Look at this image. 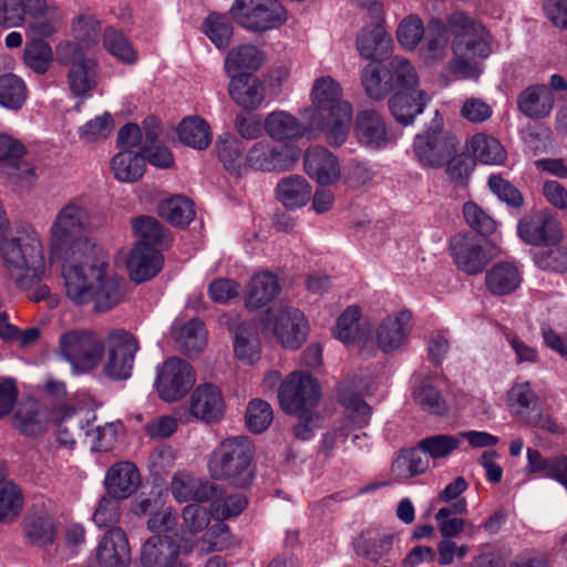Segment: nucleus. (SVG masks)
I'll use <instances>...</instances> for the list:
<instances>
[{
    "mask_svg": "<svg viewBox=\"0 0 567 567\" xmlns=\"http://www.w3.org/2000/svg\"><path fill=\"white\" fill-rule=\"evenodd\" d=\"M109 264L95 256L62 269L68 298L78 306L93 305L97 312L116 307L125 296L123 278L107 272Z\"/></svg>",
    "mask_w": 567,
    "mask_h": 567,
    "instance_id": "obj_1",
    "label": "nucleus"
},
{
    "mask_svg": "<svg viewBox=\"0 0 567 567\" xmlns=\"http://www.w3.org/2000/svg\"><path fill=\"white\" fill-rule=\"evenodd\" d=\"M391 43V38L381 25L361 31L357 39V48L360 55L367 60L374 59L384 53Z\"/></svg>",
    "mask_w": 567,
    "mask_h": 567,
    "instance_id": "obj_48",
    "label": "nucleus"
},
{
    "mask_svg": "<svg viewBox=\"0 0 567 567\" xmlns=\"http://www.w3.org/2000/svg\"><path fill=\"white\" fill-rule=\"evenodd\" d=\"M507 405L512 414L525 422L540 408L538 396L529 382L516 383L509 389Z\"/></svg>",
    "mask_w": 567,
    "mask_h": 567,
    "instance_id": "obj_45",
    "label": "nucleus"
},
{
    "mask_svg": "<svg viewBox=\"0 0 567 567\" xmlns=\"http://www.w3.org/2000/svg\"><path fill=\"white\" fill-rule=\"evenodd\" d=\"M361 83L365 94L375 101L383 100L394 89L391 71L386 65L369 63L361 71Z\"/></svg>",
    "mask_w": 567,
    "mask_h": 567,
    "instance_id": "obj_38",
    "label": "nucleus"
},
{
    "mask_svg": "<svg viewBox=\"0 0 567 567\" xmlns=\"http://www.w3.org/2000/svg\"><path fill=\"white\" fill-rule=\"evenodd\" d=\"M176 133L182 144L195 150H206L212 143L209 124L197 115L185 117L178 124Z\"/></svg>",
    "mask_w": 567,
    "mask_h": 567,
    "instance_id": "obj_40",
    "label": "nucleus"
},
{
    "mask_svg": "<svg viewBox=\"0 0 567 567\" xmlns=\"http://www.w3.org/2000/svg\"><path fill=\"white\" fill-rule=\"evenodd\" d=\"M267 326L277 341L287 349H299L307 340L309 326L305 315L296 307L280 303L267 312Z\"/></svg>",
    "mask_w": 567,
    "mask_h": 567,
    "instance_id": "obj_10",
    "label": "nucleus"
},
{
    "mask_svg": "<svg viewBox=\"0 0 567 567\" xmlns=\"http://www.w3.org/2000/svg\"><path fill=\"white\" fill-rule=\"evenodd\" d=\"M96 563L100 567H128L131 548L123 529L111 528L104 534L96 549Z\"/></svg>",
    "mask_w": 567,
    "mask_h": 567,
    "instance_id": "obj_20",
    "label": "nucleus"
},
{
    "mask_svg": "<svg viewBox=\"0 0 567 567\" xmlns=\"http://www.w3.org/2000/svg\"><path fill=\"white\" fill-rule=\"evenodd\" d=\"M91 226L86 202L76 197L68 202L56 214L50 227V254L53 261L74 265L94 256V248L85 237Z\"/></svg>",
    "mask_w": 567,
    "mask_h": 567,
    "instance_id": "obj_2",
    "label": "nucleus"
},
{
    "mask_svg": "<svg viewBox=\"0 0 567 567\" xmlns=\"http://www.w3.org/2000/svg\"><path fill=\"white\" fill-rule=\"evenodd\" d=\"M312 106L302 111L305 121H313L315 124L321 123V115L338 112L342 104H350L343 99L342 87L331 76H321L313 82L311 90Z\"/></svg>",
    "mask_w": 567,
    "mask_h": 567,
    "instance_id": "obj_14",
    "label": "nucleus"
},
{
    "mask_svg": "<svg viewBox=\"0 0 567 567\" xmlns=\"http://www.w3.org/2000/svg\"><path fill=\"white\" fill-rule=\"evenodd\" d=\"M27 99L24 82L14 74L0 76V104L3 107L18 110Z\"/></svg>",
    "mask_w": 567,
    "mask_h": 567,
    "instance_id": "obj_54",
    "label": "nucleus"
},
{
    "mask_svg": "<svg viewBox=\"0 0 567 567\" xmlns=\"http://www.w3.org/2000/svg\"><path fill=\"white\" fill-rule=\"evenodd\" d=\"M13 422L21 434L38 436L47 430L49 421L41 404L33 399H27L18 405Z\"/></svg>",
    "mask_w": 567,
    "mask_h": 567,
    "instance_id": "obj_34",
    "label": "nucleus"
},
{
    "mask_svg": "<svg viewBox=\"0 0 567 567\" xmlns=\"http://www.w3.org/2000/svg\"><path fill=\"white\" fill-rule=\"evenodd\" d=\"M61 355L78 372L95 369L104 354L103 338L90 330H70L61 334L59 341Z\"/></svg>",
    "mask_w": 567,
    "mask_h": 567,
    "instance_id": "obj_6",
    "label": "nucleus"
},
{
    "mask_svg": "<svg viewBox=\"0 0 567 567\" xmlns=\"http://www.w3.org/2000/svg\"><path fill=\"white\" fill-rule=\"evenodd\" d=\"M254 455L255 446L248 436L228 437L214 451L209 471L214 477L226 480L235 486H249L254 480Z\"/></svg>",
    "mask_w": 567,
    "mask_h": 567,
    "instance_id": "obj_4",
    "label": "nucleus"
},
{
    "mask_svg": "<svg viewBox=\"0 0 567 567\" xmlns=\"http://www.w3.org/2000/svg\"><path fill=\"white\" fill-rule=\"evenodd\" d=\"M297 161L288 147H277L270 142L255 143L247 152L248 168L262 172L288 171Z\"/></svg>",
    "mask_w": 567,
    "mask_h": 567,
    "instance_id": "obj_16",
    "label": "nucleus"
},
{
    "mask_svg": "<svg viewBox=\"0 0 567 567\" xmlns=\"http://www.w3.org/2000/svg\"><path fill=\"white\" fill-rule=\"evenodd\" d=\"M163 264L161 252L150 245L136 243L127 261L131 279L143 282L155 277Z\"/></svg>",
    "mask_w": 567,
    "mask_h": 567,
    "instance_id": "obj_24",
    "label": "nucleus"
},
{
    "mask_svg": "<svg viewBox=\"0 0 567 567\" xmlns=\"http://www.w3.org/2000/svg\"><path fill=\"white\" fill-rule=\"evenodd\" d=\"M182 545L171 536L154 535L150 537L141 550V564L144 567H189L179 558Z\"/></svg>",
    "mask_w": 567,
    "mask_h": 567,
    "instance_id": "obj_17",
    "label": "nucleus"
},
{
    "mask_svg": "<svg viewBox=\"0 0 567 567\" xmlns=\"http://www.w3.org/2000/svg\"><path fill=\"white\" fill-rule=\"evenodd\" d=\"M205 32L217 48L223 49L229 44L233 25L226 16L212 13L205 21Z\"/></svg>",
    "mask_w": 567,
    "mask_h": 567,
    "instance_id": "obj_64",
    "label": "nucleus"
},
{
    "mask_svg": "<svg viewBox=\"0 0 567 567\" xmlns=\"http://www.w3.org/2000/svg\"><path fill=\"white\" fill-rule=\"evenodd\" d=\"M427 466L417 450H402L392 462L391 472L396 480L403 481L424 473Z\"/></svg>",
    "mask_w": 567,
    "mask_h": 567,
    "instance_id": "obj_51",
    "label": "nucleus"
},
{
    "mask_svg": "<svg viewBox=\"0 0 567 567\" xmlns=\"http://www.w3.org/2000/svg\"><path fill=\"white\" fill-rule=\"evenodd\" d=\"M190 413L196 419L213 423L221 419L225 403L220 390L210 383L198 385L190 396Z\"/></svg>",
    "mask_w": 567,
    "mask_h": 567,
    "instance_id": "obj_21",
    "label": "nucleus"
},
{
    "mask_svg": "<svg viewBox=\"0 0 567 567\" xmlns=\"http://www.w3.org/2000/svg\"><path fill=\"white\" fill-rule=\"evenodd\" d=\"M215 148L218 159L228 173L241 176L248 171L246 147L237 136L223 134L216 141Z\"/></svg>",
    "mask_w": 567,
    "mask_h": 567,
    "instance_id": "obj_27",
    "label": "nucleus"
},
{
    "mask_svg": "<svg viewBox=\"0 0 567 567\" xmlns=\"http://www.w3.org/2000/svg\"><path fill=\"white\" fill-rule=\"evenodd\" d=\"M520 238L534 246H555L561 239L558 221L549 215L537 214L518 224Z\"/></svg>",
    "mask_w": 567,
    "mask_h": 567,
    "instance_id": "obj_19",
    "label": "nucleus"
},
{
    "mask_svg": "<svg viewBox=\"0 0 567 567\" xmlns=\"http://www.w3.org/2000/svg\"><path fill=\"white\" fill-rule=\"evenodd\" d=\"M279 403L289 414L310 412L319 401V386L308 373H291L280 385Z\"/></svg>",
    "mask_w": 567,
    "mask_h": 567,
    "instance_id": "obj_12",
    "label": "nucleus"
},
{
    "mask_svg": "<svg viewBox=\"0 0 567 567\" xmlns=\"http://www.w3.org/2000/svg\"><path fill=\"white\" fill-rule=\"evenodd\" d=\"M173 334L182 352L187 355L200 352L207 342V333L203 321L192 319L186 323H175Z\"/></svg>",
    "mask_w": 567,
    "mask_h": 567,
    "instance_id": "obj_42",
    "label": "nucleus"
},
{
    "mask_svg": "<svg viewBox=\"0 0 567 567\" xmlns=\"http://www.w3.org/2000/svg\"><path fill=\"white\" fill-rule=\"evenodd\" d=\"M104 48L118 61L126 64H134L137 61V53L125 35L114 28H106L103 33Z\"/></svg>",
    "mask_w": 567,
    "mask_h": 567,
    "instance_id": "obj_55",
    "label": "nucleus"
},
{
    "mask_svg": "<svg viewBox=\"0 0 567 567\" xmlns=\"http://www.w3.org/2000/svg\"><path fill=\"white\" fill-rule=\"evenodd\" d=\"M360 315L358 306L348 307L337 320L334 336L346 344L362 343L363 349L367 346V340L363 333L359 331Z\"/></svg>",
    "mask_w": 567,
    "mask_h": 567,
    "instance_id": "obj_50",
    "label": "nucleus"
},
{
    "mask_svg": "<svg viewBox=\"0 0 567 567\" xmlns=\"http://www.w3.org/2000/svg\"><path fill=\"white\" fill-rule=\"evenodd\" d=\"M468 150L476 161L483 164L501 165L506 161L502 144L486 134H475L468 143Z\"/></svg>",
    "mask_w": 567,
    "mask_h": 567,
    "instance_id": "obj_46",
    "label": "nucleus"
},
{
    "mask_svg": "<svg viewBox=\"0 0 567 567\" xmlns=\"http://www.w3.org/2000/svg\"><path fill=\"white\" fill-rule=\"evenodd\" d=\"M131 225L134 235L138 238L137 243L156 248L166 241L164 228L155 217L141 215L132 218Z\"/></svg>",
    "mask_w": 567,
    "mask_h": 567,
    "instance_id": "obj_52",
    "label": "nucleus"
},
{
    "mask_svg": "<svg viewBox=\"0 0 567 567\" xmlns=\"http://www.w3.org/2000/svg\"><path fill=\"white\" fill-rule=\"evenodd\" d=\"M105 360L103 373L112 380H126L132 375L135 355L140 350L137 339L128 331L117 329L103 338Z\"/></svg>",
    "mask_w": 567,
    "mask_h": 567,
    "instance_id": "obj_8",
    "label": "nucleus"
},
{
    "mask_svg": "<svg viewBox=\"0 0 567 567\" xmlns=\"http://www.w3.org/2000/svg\"><path fill=\"white\" fill-rule=\"evenodd\" d=\"M234 351L245 364H254L260 358V342L256 323L244 321L235 330Z\"/></svg>",
    "mask_w": 567,
    "mask_h": 567,
    "instance_id": "obj_39",
    "label": "nucleus"
},
{
    "mask_svg": "<svg viewBox=\"0 0 567 567\" xmlns=\"http://www.w3.org/2000/svg\"><path fill=\"white\" fill-rule=\"evenodd\" d=\"M0 251L10 278L19 289L32 288L45 275L44 248L39 234L29 226L4 236Z\"/></svg>",
    "mask_w": 567,
    "mask_h": 567,
    "instance_id": "obj_3",
    "label": "nucleus"
},
{
    "mask_svg": "<svg viewBox=\"0 0 567 567\" xmlns=\"http://www.w3.org/2000/svg\"><path fill=\"white\" fill-rule=\"evenodd\" d=\"M450 251L456 268L468 275L483 272L492 260L487 244L481 238L468 234H456L451 238Z\"/></svg>",
    "mask_w": 567,
    "mask_h": 567,
    "instance_id": "obj_13",
    "label": "nucleus"
},
{
    "mask_svg": "<svg viewBox=\"0 0 567 567\" xmlns=\"http://www.w3.org/2000/svg\"><path fill=\"white\" fill-rule=\"evenodd\" d=\"M353 134L361 145L371 150L385 147L393 140L383 115L374 109H364L357 113Z\"/></svg>",
    "mask_w": 567,
    "mask_h": 567,
    "instance_id": "obj_15",
    "label": "nucleus"
},
{
    "mask_svg": "<svg viewBox=\"0 0 567 567\" xmlns=\"http://www.w3.org/2000/svg\"><path fill=\"white\" fill-rule=\"evenodd\" d=\"M306 173L320 185H330L341 176L337 157L327 148L315 146L307 150L303 158Z\"/></svg>",
    "mask_w": 567,
    "mask_h": 567,
    "instance_id": "obj_22",
    "label": "nucleus"
},
{
    "mask_svg": "<svg viewBox=\"0 0 567 567\" xmlns=\"http://www.w3.org/2000/svg\"><path fill=\"white\" fill-rule=\"evenodd\" d=\"M451 29L449 23L433 19L429 23V34L425 45L422 48V56L426 63L442 61L447 51Z\"/></svg>",
    "mask_w": 567,
    "mask_h": 567,
    "instance_id": "obj_44",
    "label": "nucleus"
},
{
    "mask_svg": "<svg viewBox=\"0 0 567 567\" xmlns=\"http://www.w3.org/2000/svg\"><path fill=\"white\" fill-rule=\"evenodd\" d=\"M248 505L247 497L241 493L225 494L216 497L210 503V513L216 520H225L230 517H236L245 511Z\"/></svg>",
    "mask_w": 567,
    "mask_h": 567,
    "instance_id": "obj_56",
    "label": "nucleus"
},
{
    "mask_svg": "<svg viewBox=\"0 0 567 567\" xmlns=\"http://www.w3.org/2000/svg\"><path fill=\"white\" fill-rule=\"evenodd\" d=\"M23 59L28 68L39 74H44L53 61V51L44 40H32L25 44Z\"/></svg>",
    "mask_w": 567,
    "mask_h": 567,
    "instance_id": "obj_53",
    "label": "nucleus"
},
{
    "mask_svg": "<svg viewBox=\"0 0 567 567\" xmlns=\"http://www.w3.org/2000/svg\"><path fill=\"white\" fill-rule=\"evenodd\" d=\"M458 437L445 434H437L425 437L417 443V447L431 458H444L460 447Z\"/></svg>",
    "mask_w": 567,
    "mask_h": 567,
    "instance_id": "obj_60",
    "label": "nucleus"
},
{
    "mask_svg": "<svg viewBox=\"0 0 567 567\" xmlns=\"http://www.w3.org/2000/svg\"><path fill=\"white\" fill-rule=\"evenodd\" d=\"M138 485V470L131 462L114 464L106 473L105 486L107 493L116 499L127 498L136 491Z\"/></svg>",
    "mask_w": 567,
    "mask_h": 567,
    "instance_id": "obj_28",
    "label": "nucleus"
},
{
    "mask_svg": "<svg viewBox=\"0 0 567 567\" xmlns=\"http://www.w3.org/2000/svg\"><path fill=\"white\" fill-rule=\"evenodd\" d=\"M413 399L424 411L442 415L446 412V403L437 391L427 380L420 381L413 389Z\"/></svg>",
    "mask_w": 567,
    "mask_h": 567,
    "instance_id": "obj_57",
    "label": "nucleus"
},
{
    "mask_svg": "<svg viewBox=\"0 0 567 567\" xmlns=\"http://www.w3.org/2000/svg\"><path fill=\"white\" fill-rule=\"evenodd\" d=\"M229 12L237 23L254 31L277 28L287 18L277 0H236Z\"/></svg>",
    "mask_w": 567,
    "mask_h": 567,
    "instance_id": "obj_9",
    "label": "nucleus"
},
{
    "mask_svg": "<svg viewBox=\"0 0 567 567\" xmlns=\"http://www.w3.org/2000/svg\"><path fill=\"white\" fill-rule=\"evenodd\" d=\"M111 168L117 181L135 183L142 178L145 173V157L138 152L122 151L113 156Z\"/></svg>",
    "mask_w": 567,
    "mask_h": 567,
    "instance_id": "obj_43",
    "label": "nucleus"
},
{
    "mask_svg": "<svg viewBox=\"0 0 567 567\" xmlns=\"http://www.w3.org/2000/svg\"><path fill=\"white\" fill-rule=\"evenodd\" d=\"M23 497L20 488L11 482L0 487V522L14 519L20 513Z\"/></svg>",
    "mask_w": 567,
    "mask_h": 567,
    "instance_id": "obj_63",
    "label": "nucleus"
},
{
    "mask_svg": "<svg viewBox=\"0 0 567 567\" xmlns=\"http://www.w3.org/2000/svg\"><path fill=\"white\" fill-rule=\"evenodd\" d=\"M274 420L271 405L261 399L251 400L246 410V425L251 433L265 432Z\"/></svg>",
    "mask_w": 567,
    "mask_h": 567,
    "instance_id": "obj_59",
    "label": "nucleus"
},
{
    "mask_svg": "<svg viewBox=\"0 0 567 567\" xmlns=\"http://www.w3.org/2000/svg\"><path fill=\"white\" fill-rule=\"evenodd\" d=\"M228 94L244 110H257L266 97L265 83L255 74L229 78Z\"/></svg>",
    "mask_w": 567,
    "mask_h": 567,
    "instance_id": "obj_23",
    "label": "nucleus"
},
{
    "mask_svg": "<svg viewBox=\"0 0 567 567\" xmlns=\"http://www.w3.org/2000/svg\"><path fill=\"white\" fill-rule=\"evenodd\" d=\"M100 23L92 16L80 14L73 20L72 34L73 40L87 50L95 47L99 42Z\"/></svg>",
    "mask_w": 567,
    "mask_h": 567,
    "instance_id": "obj_61",
    "label": "nucleus"
},
{
    "mask_svg": "<svg viewBox=\"0 0 567 567\" xmlns=\"http://www.w3.org/2000/svg\"><path fill=\"white\" fill-rule=\"evenodd\" d=\"M264 62L265 54L256 45H238L233 48L226 55L225 73L228 78L254 75Z\"/></svg>",
    "mask_w": 567,
    "mask_h": 567,
    "instance_id": "obj_26",
    "label": "nucleus"
},
{
    "mask_svg": "<svg viewBox=\"0 0 567 567\" xmlns=\"http://www.w3.org/2000/svg\"><path fill=\"white\" fill-rule=\"evenodd\" d=\"M280 292V284L276 275L262 271L251 277L247 285L245 303L248 309L256 310L267 306Z\"/></svg>",
    "mask_w": 567,
    "mask_h": 567,
    "instance_id": "obj_30",
    "label": "nucleus"
},
{
    "mask_svg": "<svg viewBox=\"0 0 567 567\" xmlns=\"http://www.w3.org/2000/svg\"><path fill=\"white\" fill-rule=\"evenodd\" d=\"M413 147L423 166L440 168L460 152L461 142L456 135L443 128L441 120H435L425 133L416 135Z\"/></svg>",
    "mask_w": 567,
    "mask_h": 567,
    "instance_id": "obj_7",
    "label": "nucleus"
},
{
    "mask_svg": "<svg viewBox=\"0 0 567 567\" xmlns=\"http://www.w3.org/2000/svg\"><path fill=\"white\" fill-rule=\"evenodd\" d=\"M451 32L454 34L452 49L454 54L484 60L492 53V38L480 21L461 11L447 18Z\"/></svg>",
    "mask_w": 567,
    "mask_h": 567,
    "instance_id": "obj_5",
    "label": "nucleus"
},
{
    "mask_svg": "<svg viewBox=\"0 0 567 567\" xmlns=\"http://www.w3.org/2000/svg\"><path fill=\"white\" fill-rule=\"evenodd\" d=\"M266 133L275 141H296L309 130L296 116L286 111L269 113L264 122Z\"/></svg>",
    "mask_w": 567,
    "mask_h": 567,
    "instance_id": "obj_33",
    "label": "nucleus"
},
{
    "mask_svg": "<svg viewBox=\"0 0 567 567\" xmlns=\"http://www.w3.org/2000/svg\"><path fill=\"white\" fill-rule=\"evenodd\" d=\"M196 382L192 365L181 358L172 357L157 368L155 388L165 402L183 399Z\"/></svg>",
    "mask_w": 567,
    "mask_h": 567,
    "instance_id": "obj_11",
    "label": "nucleus"
},
{
    "mask_svg": "<svg viewBox=\"0 0 567 567\" xmlns=\"http://www.w3.org/2000/svg\"><path fill=\"white\" fill-rule=\"evenodd\" d=\"M520 282V272L513 262L499 261L485 274L486 289L496 297L513 293Z\"/></svg>",
    "mask_w": 567,
    "mask_h": 567,
    "instance_id": "obj_32",
    "label": "nucleus"
},
{
    "mask_svg": "<svg viewBox=\"0 0 567 567\" xmlns=\"http://www.w3.org/2000/svg\"><path fill=\"white\" fill-rule=\"evenodd\" d=\"M311 185L299 175L282 178L276 187L277 199L289 209L307 205L311 198Z\"/></svg>",
    "mask_w": 567,
    "mask_h": 567,
    "instance_id": "obj_37",
    "label": "nucleus"
},
{
    "mask_svg": "<svg viewBox=\"0 0 567 567\" xmlns=\"http://www.w3.org/2000/svg\"><path fill=\"white\" fill-rule=\"evenodd\" d=\"M388 70L391 71L393 82L403 91H416L417 74L411 62L404 56L395 55L390 59Z\"/></svg>",
    "mask_w": 567,
    "mask_h": 567,
    "instance_id": "obj_62",
    "label": "nucleus"
},
{
    "mask_svg": "<svg viewBox=\"0 0 567 567\" xmlns=\"http://www.w3.org/2000/svg\"><path fill=\"white\" fill-rule=\"evenodd\" d=\"M554 104V93L546 85L528 86L520 92L517 100L519 111L529 118L546 117Z\"/></svg>",
    "mask_w": 567,
    "mask_h": 567,
    "instance_id": "obj_31",
    "label": "nucleus"
},
{
    "mask_svg": "<svg viewBox=\"0 0 567 567\" xmlns=\"http://www.w3.org/2000/svg\"><path fill=\"white\" fill-rule=\"evenodd\" d=\"M71 92L79 97H89L99 83V66L95 59L73 65L68 72Z\"/></svg>",
    "mask_w": 567,
    "mask_h": 567,
    "instance_id": "obj_41",
    "label": "nucleus"
},
{
    "mask_svg": "<svg viewBox=\"0 0 567 567\" xmlns=\"http://www.w3.org/2000/svg\"><path fill=\"white\" fill-rule=\"evenodd\" d=\"M159 215L177 227L187 226L195 216L194 204L187 197L174 196L161 203Z\"/></svg>",
    "mask_w": 567,
    "mask_h": 567,
    "instance_id": "obj_47",
    "label": "nucleus"
},
{
    "mask_svg": "<svg viewBox=\"0 0 567 567\" xmlns=\"http://www.w3.org/2000/svg\"><path fill=\"white\" fill-rule=\"evenodd\" d=\"M212 513L198 504L186 505L182 511V549L188 554L194 549L193 536L204 532L210 524Z\"/></svg>",
    "mask_w": 567,
    "mask_h": 567,
    "instance_id": "obj_36",
    "label": "nucleus"
},
{
    "mask_svg": "<svg viewBox=\"0 0 567 567\" xmlns=\"http://www.w3.org/2000/svg\"><path fill=\"white\" fill-rule=\"evenodd\" d=\"M411 329L412 315L410 311L401 310L388 315L375 330L378 348L384 353L400 349L405 343Z\"/></svg>",
    "mask_w": 567,
    "mask_h": 567,
    "instance_id": "obj_18",
    "label": "nucleus"
},
{
    "mask_svg": "<svg viewBox=\"0 0 567 567\" xmlns=\"http://www.w3.org/2000/svg\"><path fill=\"white\" fill-rule=\"evenodd\" d=\"M352 105L342 104L338 112L321 115V123L315 124L313 121L308 122L309 131H320L324 134L327 143L331 146L342 145L348 137L350 123L352 118Z\"/></svg>",
    "mask_w": 567,
    "mask_h": 567,
    "instance_id": "obj_25",
    "label": "nucleus"
},
{
    "mask_svg": "<svg viewBox=\"0 0 567 567\" xmlns=\"http://www.w3.org/2000/svg\"><path fill=\"white\" fill-rule=\"evenodd\" d=\"M426 95L422 91H401L389 100V109L395 121L409 125L426 104Z\"/></svg>",
    "mask_w": 567,
    "mask_h": 567,
    "instance_id": "obj_35",
    "label": "nucleus"
},
{
    "mask_svg": "<svg viewBox=\"0 0 567 567\" xmlns=\"http://www.w3.org/2000/svg\"><path fill=\"white\" fill-rule=\"evenodd\" d=\"M115 127L113 116L109 112L87 121L79 128V136L85 144H92L107 138Z\"/></svg>",
    "mask_w": 567,
    "mask_h": 567,
    "instance_id": "obj_58",
    "label": "nucleus"
},
{
    "mask_svg": "<svg viewBox=\"0 0 567 567\" xmlns=\"http://www.w3.org/2000/svg\"><path fill=\"white\" fill-rule=\"evenodd\" d=\"M25 535L30 543L39 547L53 544L55 538L53 519L44 513L29 515L25 522Z\"/></svg>",
    "mask_w": 567,
    "mask_h": 567,
    "instance_id": "obj_49",
    "label": "nucleus"
},
{
    "mask_svg": "<svg viewBox=\"0 0 567 567\" xmlns=\"http://www.w3.org/2000/svg\"><path fill=\"white\" fill-rule=\"evenodd\" d=\"M52 416L58 427L56 440L68 449L74 447L76 440L82 435L84 423L90 426L89 421H84L73 405L64 404L55 408L52 411Z\"/></svg>",
    "mask_w": 567,
    "mask_h": 567,
    "instance_id": "obj_29",
    "label": "nucleus"
}]
</instances>
